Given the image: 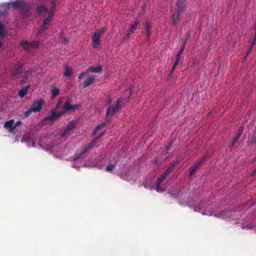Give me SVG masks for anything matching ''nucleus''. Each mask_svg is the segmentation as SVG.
<instances>
[{
	"label": "nucleus",
	"instance_id": "nucleus-1",
	"mask_svg": "<svg viewBox=\"0 0 256 256\" xmlns=\"http://www.w3.org/2000/svg\"><path fill=\"white\" fill-rule=\"evenodd\" d=\"M188 6L187 0H177L174 12L172 15V24L175 26L181 18V16L186 10Z\"/></svg>",
	"mask_w": 256,
	"mask_h": 256
},
{
	"label": "nucleus",
	"instance_id": "nucleus-2",
	"mask_svg": "<svg viewBox=\"0 0 256 256\" xmlns=\"http://www.w3.org/2000/svg\"><path fill=\"white\" fill-rule=\"evenodd\" d=\"M130 100V96L127 98H120L116 100L115 106L111 108L110 114L112 116H114L116 112H118L122 107L126 104L128 103Z\"/></svg>",
	"mask_w": 256,
	"mask_h": 256
},
{
	"label": "nucleus",
	"instance_id": "nucleus-3",
	"mask_svg": "<svg viewBox=\"0 0 256 256\" xmlns=\"http://www.w3.org/2000/svg\"><path fill=\"white\" fill-rule=\"evenodd\" d=\"M92 146H90L89 143L88 146H85L84 150L80 152L75 154V156L74 158V161L76 162L78 159H82L86 157V153L90 152V149L93 148Z\"/></svg>",
	"mask_w": 256,
	"mask_h": 256
},
{
	"label": "nucleus",
	"instance_id": "nucleus-4",
	"mask_svg": "<svg viewBox=\"0 0 256 256\" xmlns=\"http://www.w3.org/2000/svg\"><path fill=\"white\" fill-rule=\"evenodd\" d=\"M44 103V101L42 98L35 100L32 102L31 108L33 109L34 112H40L42 110Z\"/></svg>",
	"mask_w": 256,
	"mask_h": 256
},
{
	"label": "nucleus",
	"instance_id": "nucleus-5",
	"mask_svg": "<svg viewBox=\"0 0 256 256\" xmlns=\"http://www.w3.org/2000/svg\"><path fill=\"white\" fill-rule=\"evenodd\" d=\"M62 116V113L60 112H57L56 110H52L51 111L50 114L46 116L44 120V121L46 122L47 121H50L54 122L56 120L58 119L60 117Z\"/></svg>",
	"mask_w": 256,
	"mask_h": 256
},
{
	"label": "nucleus",
	"instance_id": "nucleus-6",
	"mask_svg": "<svg viewBox=\"0 0 256 256\" xmlns=\"http://www.w3.org/2000/svg\"><path fill=\"white\" fill-rule=\"evenodd\" d=\"M176 162H171L168 166V168L165 170L161 177L158 178V184H161L162 182L166 178V176L171 172L172 170L175 168Z\"/></svg>",
	"mask_w": 256,
	"mask_h": 256
},
{
	"label": "nucleus",
	"instance_id": "nucleus-7",
	"mask_svg": "<svg viewBox=\"0 0 256 256\" xmlns=\"http://www.w3.org/2000/svg\"><path fill=\"white\" fill-rule=\"evenodd\" d=\"M75 128L76 124L73 122L69 123L64 128V132L61 134V138H66L72 134V131Z\"/></svg>",
	"mask_w": 256,
	"mask_h": 256
},
{
	"label": "nucleus",
	"instance_id": "nucleus-8",
	"mask_svg": "<svg viewBox=\"0 0 256 256\" xmlns=\"http://www.w3.org/2000/svg\"><path fill=\"white\" fill-rule=\"evenodd\" d=\"M96 78L94 76H89L83 82H80L79 85V87H82V88H86L88 87V86L92 84L96 81Z\"/></svg>",
	"mask_w": 256,
	"mask_h": 256
},
{
	"label": "nucleus",
	"instance_id": "nucleus-9",
	"mask_svg": "<svg viewBox=\"0 0 256 256\" xmlns=\"http://www.w3.org/2000/svg\"><path fill=\"white\" fill-rule=\"evenodd\" d=\"M70 100L68 98L64 103L62 107V110L60 111L62 113V116L67 112H74L73 106L72 105L70 104Z\"/></svg>",
	"mask_w": 256,
	"mask_h": 256
},
{
	"label": "nucleus",
	"instance_id": "nucleus-10",
	"mask_svg": "<svg viewBox=\"0 0 256 256\" xmlns=\"http://www.w3.org/2000/svg\"><path fill=\"white\" fill-rule=\"evenodd\" d=\"M140 21L138 18L136 19L133 23L132 22L130 24V30L128 32V33L127 34V37L124 40L128 39L129 38L130 34H132L134 32V31L138 28V26L140 25Z\"/></svg>",
	"mask_w": 256,
	"mask_h": 256
},
{
	"label": "nucleus",
	"instance_id": "nucleus-11",
	"mask_svg": "<svg viewBox=\"0 0 256 256\" xmlns=\"http://www.w3.org/2000/svg\"><path fill=\"white\" fill-rule=\"evenodd\" d=\"M152 28V24L149 22H146L144 26V32L146 35L147 40H149L152 32L150 30Z\"/></svg>",
	"mask_w": 256,
	"mask_h": 256
},
{
	"label": "nucleus",
	"instance_id": "nucleus-12",
	"mask_svg": "<svg viewBox=\"0 0 256 256\" xmlns=\"http://www.w3.org/2000/svg\"><path fill=\"white\" fill-rule=\"evenodd\" d=\"M22 66L23 65L21 63H18L14 65V68L12 71L14 76H16L20 73V70Z\"/></svg>",
	"mask_w": 256,
	"mask_h": 256
},
{
	"label": "nucleus",
	"instance_id": "nucleus-13",
	"mask_svg": "<svg viewBox=\"0 0 256 256\" xmlns=\"http://www.w3.org/2000/svg\"><path fill=\"white\" fill-rule=\"evenodd\" d=\"M20 12L22 16H26L28 14V12L30 11V8L28 6V4L26 2H24V4L21 6L20 8Z\"/></svg>",
	"mask_w": 256,
	"mask_h": 256
},
{
	"label": "nucleus",
	"instance_id": "nucleus-14",
	"mask_svg": "<svg viewBox=\"0 0 256 256\" xmlns=\"http://www.w3.org/2000/svg\"><path fill=\"white\" fill-rule=\"evenodd\" d=\"M88 73L89 72H96L100 73L102 72V66L101 65H98L96 66H90L87 69Z\"/></svg>",
	"mask_w": 256,
	"mask_h": 256
},
{
	"label": "nucleus",
	"instance_id": "nucleus-15",
	"mask_svg": "<svg viewBox=\"0 0 256 256\" xmlns=\"http://www.w3.org/2000/svg\"><path fill=\"white\" fill-rule=\"evenodd\" d=\"M100 36L96 35L94 34L93 36H92V42L93 43V46L94 48L97 47L100 44Z\"/></svg>",
	"mask_w": 256,
	"mask_h": 256
},
{
	"label": "nucleus",
	"instance_id": "nucleus-16",
	"mask_svg": "<svg viewBox=\"0 0 256 256\" xmlns=\"http://www.w3.org/2000/svg\"><path fill=\"white\" fill-rule=\"evenodd\" d=\"M14 120H11L6 121L4 124V127L6 128H10V132H12L15 129V126H14Z\"/></svg>",
	"mask_w": 256,
	"mask_h": 256
},
{
	"label": "nucleus",
	"instance_id": "nucleus-17",
	"mask_svg": "<svg viewBox=\"0 0 256 256\" xmlns=\"http://www.w3.org/2000/svg\"><path fill=\"white\" fill-rule=\"evenodd\" d=\"M30 86V84L26 86L19 90L18 95L20 98H24L27 94Z\"/></svg>",
	"mask_w": 256,
	"mask_h": 256
},
{
	"label": "nucleus",
	"instance_id": "nucleus-18",
	"mask_svg": "<svg viewBox=\"0 0 256 256\" xmlns=\"http://www.w3.org/2000/svg\"><path fill=\"white\" fill-rule=\"evenodd\" d=\"M208 154H206L205 156H204L200 160H196V164H198V166L200 167L206 164L207 159L208 158Z\"/></svg>",
	"mask_w": 256,
	"mask_h": 256
},
{
	"label": "nucleus",
	"instance_id": "nucleus-19",
	"mask_svg": "<svg viewBox=\"0 0 256 256\" xmlns=\"http://www.w3.org/2000/svg\"><path fill=\"white\" fill-rule=\"evenodd\" d=\"M24 2L22 0H16L15 2H10L11 6H12L14 8H18L20 10V8H21V6L24 4Z\"/></svg>",
	"mask_w": 256,
	"mask_h": 256
},
{
	"label": "nucleus",
	"instance_id": "nucleus-20",
	"mask_svg": "<svg viewBox=\"0 0 256 256\" xmlns=\"http://www.w3.org/2000/svg\"><path fill=\"white\" fill-rule=\"evenodd\" d=\"M37 12L40 14H46L48 12V10L45 6H44L43 5H40V6H38Z\"/></svg>",
	"mask_w": 256,
	"mask_h": 256
},
{
	"label": "nucleus",
	"instance_id": "nucleus-21",
	"mask_svg": "<svg viewBox=\"0 0 256 256\" xmlns=\"http://www.w3.org/2000/svg\"><path fill=\"white\" fill-rule=\"evenodd\" d=\"M65 70L64 75L65 76H70L73 74V70L70 68L68 65L64 66Z\"/></svg>",
	"mask_w": 256,
	"mask_h": 256
},
{
	"label": "nucleus",
	"instance_id": "nucleus-22",
	"mask_svg": "<svg viewBox=\"0 0 256 256\" xmlns=\"http://www.w3.org/2000/svg\"><path fill=\"white\" fill-rule=\"evenodd\" d=\"M199 168L200 167L198 166V164H196L195 163L194 166H192L190 168L189 176L190 177H192L193 176V175L197 172V170H198Z\"/></svg>",
	"mask_w": 256,
	"mask_h": 256
},
{
	"label": "nucleus",
	"instance_id": "nucleus-23",
	"mask_svg": "<svg viewBox=\"0 0 256 256\" xmlns=\"http://www.w3.org/2000/svg\"><path fill=\"white\" fill-rule=\"evenodd\" d=\"M106 126V123L104 122L100 124H98L96 127L94 128V130H93L92 132V136H94L96 133L97 132L100 130V128H102L104 126Z\"/></svg>",
	"mask_w": 256,
	"mask_h": 256
},
{
	"label": "nucleus",
	"instance_id": "nucleus-24",
	"mask_svg": "<svg viewBox=\"0 0 256 256\" xmlns=\"http://www.w3.org/2000/svg\"><path fill=\"white\" fill-rule=\"evenodd\" d=\"M105 134V132H104L100 134L96 138H95L90 144V146H94L95 144L96 143L98 140L100 139Z\"/></svg>",
	"mask_w": 256,
	"mask_h": 256
},
{
	"label": "nucleus",
	"instance_id": "nucleus-25",
	"mask_svg": "<svg viewBox=\"0 0 256 256\" xmlns=\"http://www.w3.org/2000/svg\"><path fill=\"white\" fill-rule=\"evenodd\" d=\"M21 45L26 50H28L30 49V42L28 41L22 42Z\"/></svg>",
	"mask_w": 256,
	"mask_h": 256
},
{
	"label": "nucleus",
	"instance_id": "nucleus-26",
	"mask_svg": "<svg viewBox=\"0 0 256 256\" xmlns=\"http://www.w3.org/2000/svg\"><path fill=\"white\" fill-rule=\"evenodd\" d=\"M48 29L47 25H44L42 22V24L40 28L38 31L37 32L38 36H40L44 32Z\"/></svg>",
	"mask_w": 256,
	"mask_h": 256
},
{
	"label": "nucleus",
	"instance_id": "nucleus-27",
	"mask_svg": "<svg viewBox=\"0 0 256 256\" xmlns=\"http://www.w3.org/2000/svg\"><path fill=\"white\" fill-rule=\"evenodd\" d=\"M11 4L10 2L2 4L0 5V8L4 10H6V12H8Z\"/></svg>",
	"mask_w": 256,
	"mask_h": 256
},
{
	"label": "nucleus",
	"instance_id": "nucleus-28",
	"mask_svg": "<svg viewBox=\"0 0 256 256\" xmlns=\"http://www.w3.org/2000/svg\"><path fill=\"white\" fill-rule=\"evenodd\" d=\"M53 18L51 14H48V17L44 20L42 22L44 25H48L52 20Z\"/></svg>",
	"mask_w": 256,
	"mask_h": 256
},
{
	"label": "nucleus",
	"instance_id": "nucleus-29",
	"mask_svg": "<svg viewBox=\"0 0 256 256\" xmlns=\"http://www.w3.org/2000/svg\"><path fill=\"white\" fill-rule=\"evenodd\" d=\"M107 30L108 28L106 27H103L96 32L94 34L101 37L102 34H104Z\"/></svg>",
	"mask_w": 256,
	"mask_h": 256
},
{
	"label": "nucleus",
	"instance_id": "nucleus-30",
	"mask_svg": "<svg viewBox=\"0 0 256 256\" xmlns=\"http://www.w3.org/2000/svg\"><path fill=\"white\" fill-rule=\"evenodd\" d=\"M32 112H34L33 109L30 108H28L27 110L23 112V116L24 118H26L28 117Z\"/></svg>",
	"mask_w": 256,
	"mask_h": 256
},
{
	"label": "nucleus",
	"instance_id": "nucleus-31",
	"mask_svg": "<svg viewBox=\"0 0 256 256\" xmlns=\"http://www.w3.org/2000/svg\"><path fill=\"white\" fill-rule=\"evenodd\" d=\"M185 46H186V42H184V44L180 46V50L179 52H178V54H176V57L180 58L182 54V53L184 50Z\"/></svg>",
	"mask_w": 256,
	"mask_h": 256
},
{
	"label": "nucleus",
	"instance_id": "nucleus-32",
	"mask_svg": "<svg viewBox=\"0 0 256 256\" xmlns=\"http://www.w3.org/2000/svg\"><path fill=\"white\" fill-rule=\"evenodd\" d=\"M52 98H54L60 94V90L57 88H54L52 90Z\"/></svg>",
	"mask_w": 256,
	"mask_h": 256
},
{
	"label": "nucleus",
	"instance_id": "nucleus-33",
	"mask_svg": "<svg viewBox=\"0 0 256 256\" xmlns=\"http://www.w3.org/2000/svg\"><path fill=\"white\" fill-rule=\"evenodd\" d=\"M112 102V99L110 98L108 99V103L109 104V105L108 106V108L106 110V116H108L111 112V108H112V106L110 105L111 103Z\"/></svg>",
	"mask_w": 256,
	"mask_h": 256
},
{
	"label": "nucleus",
	"instance_id": "nucleus-34",
	"mask_svg": "<svg viewBox=\"0 0 256 256\" xmlns=\"http://www.w3.org/2000/svg\"><path fill=\"white\" fill-rule=\"evenodd\" d=\"M56 8V4L54 1L52 2V6L50 8V10L48 12V14H51L52 16H54V12Z\"/></svg>",
	"mask_w": 256,
	"mask_h": 256
},
{
	"label": "nucleus",
	"instance_id": "nucleus-35",
	"mask_svg": "<svg viewBox=\"0 0 256 256\" xmlns=\"http://www.w3.org/2000/svg\"><path fill=\"white\" fill-rule=\"evenodd\" d=\"M39 44V41H34L32 42H30V49L38 48V47Z\"/></svg>",
	"mask_w": 256,
	"mask_h": 256
},
{
	"label": "nucleus",
	"instance_id": "nucleus-36",
	"mask_svg": "<svg viewBox=\"0 0 256 256\" xmlns=\"http://www.w3.org/2000/svg\"><path fill=\"white\" fill-rule=\"evenodd\" d=\"M115 168V165L108 164L106 168V171L112 172Z\"/></svg>",
	"mask_w": 256,
	"mask_h": 256
},
{
	"label": "nucleus",
	"instance_id": "nucleus-37",
	"mask_svg": "<svg viewBox=\"0 0 256 256\" xmlns=\"http://www.w3.org/2000/svg\"><path fill=\"white\" fill-rule=\"evenodd\" d=\"M239 138H238L237 136L234 138L232 141L230 142V147L231 148H232L235 144L236 142L239 140Z\"/></svg>",
	"mask_w": 256,
	"mask_h": 256
},
{
	"label": "nucleus",
	"instance_id": "nucleus-38",
	"mask_svg": "<svg viewBox=\"0 0 256 256\" xmlns=\"http://www.w3.org/2000/svg\"><path fill=\"white\" fill-rule=\"evenodd\" d=\"M134 88V86H130L126 90V92H128V96H130H130H132V90Z\"/></svg>",
	"mask_w": 256,
	"mask_h": 256
},
{
	"label": "nucleus",
	"instance_id": "nucleus-39",
	"mask_svg": "<svg viewBox=\"0 0 256 256\" xmlns=\"http://www.w3.org/2000/svg\"><path fill=\"white\" fill-rule=\"evenodd\" d=\"M88 70H86V71L85 72H82L81 73H80L78 75V78L79 80H80L82 79L84 76H86L87 74H88Z\"/></svg>",
	"mask_w": 256,
	"mask_h": 256
},
{
	"label": "nucleus",
	"instance_id": "nucleus-40",
	"mask_svg": "<svg viewBox=\"0 0 256 256\" xmlns=\"http://www.w3.org/2000/svg\"><path fill=\"white\" fill-rule=\"evenodd\" d=\"M32 72L30 70L25 71L24 72V78L26 79H28V76L32 74Z\"/></svg>",
	"mask_w": 256,
	"mask_h": 256
},
{
	"label": "nucleus",
	"instance_id": "nucleus-41",
	"mask_svg": "<svg viewBox=\"0 0 256 256\" xmlns=\"http://www.w3.org/2000/svg\"><path fill=\"white\" fill-rule=\"evenodd\" d=\"M160 184H158V179L156 181V190L158 192H163L164 190H162L160 188Z\"/></svg>",
	"mask_w": 256,
	"mask_h": 256
},
{
	"label": "nucleus",
	"instance_id": "nucleus-42",
	"mask_svg": "<svg viewBox=\"0 0 256 256\" xmlns=\"http://www.w3.org/2000/svg\"><path fill=\"white\" fill-rule=\"evenodd\" d=\"M4 26L3 24H0V36L4 35Z\"/></svg>",
	"mask_w": 256,
	"mask_h": 256
},
{
	"label": "nucleus",
	"instance_id": "nucleus-43",
	"mask_svg": "<svg viewBox=\"0 0 256 256\" xmlns=\"http://www.w3.org/2000/svg\"><path fill=\"white\" fill-rule=\"evenodd\" d=\"M242 132H243V129L242 128H240L238 130V132H237V136L238 138H240L242 133Z\"/></svg>",
	"mask_w": 256,
	"mask_h": 256
},
{
	"label": "nucleus",
	"instance_id": "nucleus-44",
	"mask_svg": "<svg viewBox=\"0 0 256 256\" xmlns=\"http://www.w3.org/2000/svg\"><path fill=\"white\" fill-rule=\"evenodd\" d=\"M72 106H73V109H74V112L76 111V110L79 108H80L81 107V104H74V105H72Z\"/></svg>",
	"mask_w": 256,
	"mask_h": 256
},
{
	"label": "nucleus",
	"instance_id": "nucleus-45",
	"mask_svg": "<svg viewBox=\"0 0 256 256\" xmlns=\"http://www.w3.org/2000/svg\"><path fill=\"white\" fill-rule=\"evenodd\" d=\"M256 44V32L254 34V38H253L251 44L252 46H254Z\"/></svg>",
	"mask_w": 256,
	"mask_h": 256
},
{
	"label": "nucleus",
	"instance_id": "nucleus-46",
	"mask_svg": "<svg viewBox=\"0 0 256 256\" xmlns=\"http://www.w3.org/2000/svg\"><path fill=\"white\" fill-rule=\"evenodd\" d=\"M7 12H6V10H4L0 8V17H2V16H4Z\"/></svg>",
	"mask_w": 256,
	"mask_h": 256
},
{
	"label": "nucleus",
	"instance_id": "nucleus-47",
	"mask_svg": "<svg viewBox=\"0 0 256 256\" xmlns=\"http://www.w3.org/2000/svg\"><path fill=\"white\" fill-rule=\"evenodd\" d=\"M173 144H174L173 140H172L171 142H170L169 143L168 146H167V148H166L167 151L169 150L171 148Z\"/></svg>",
	"mask_w": 256,
	"mask_h": 256
},
{
	"label": "nucleus",
	"instance_id": "nucleus-48",
	"mask_svg": "<svg viewBox=\"0 0 256 256\" xmlns=\"http://www.w3.org/2000/svg\"><path fill=\"white\" fill-rule=\"evenodd\" d=\"M176 67V66H175L174 64H173V66H172V70H171L170 72V76L172 74V73L174 72Z\"/></svg>",
	"mask_w": 256,
	"mask_h": 256
},
{
	"label": "nucleus",
	"instance_id": "nucleus-49",
	"mask_svg": "<svg viewBox=\"0 0 256 256\" xmlns=\"http://www.w3.org/2000/svg\"><path fill=\"white\" fill-rule=\"evenodd\" d=\"M180 59V58H178L176 57V60L174 64L177 66L178 65V64H179Z\"/></svg>",
	"mask_w": 256,
	"mask_h": 256
},
{
	"label": "nucleus",
	"instance_id": "nucleus-50",
	"mask_svg": "<svg viewBox=\"0 0 256 256\" xmlns=\"http://www.w3.org/2000/svg\"><path fill=\"white\" fill-rule=\"evenodd\" d=\"M21 124H22V122H21V121L18 120V121H17V122L15 123L14 125V126H15V128H16V126H20Z\"/></svg>",
	"mask_w": 256,
	"mask_h": 256
},
{
	"label": "nucleus",
	"instance_id": "nucleus-51",
	"mask_svg": "<svg viewBox=\"0 0 256 256\" xmlns=\"http://www.w3.org/2000/svg\"><path fill=\"white\" fill-rule=\"evenodd\" d=\"M253 46H252V44H250V46L248 48V52H246V56H248L251 52L252 50Z\"/></svg>",
	"mask_w": 256,
	"mask_h": 256
},
{
	"label": "nucleus",
	"instance_id": "nucleus-52",
	"mask_svg": "<svg viewBox=\"0 0 256 256\" xmlns=\"http://www.w3.org/2000/svg\"><path fill=\"white\" fill-rule=\"evenodd\" d=\"M61 104L60 102H59L56 105V108L54 110H56V111L60 107Z\"/></svg>",
	"mask_w": 256,
	"mask_h": 256
},
{
	"label": "nucleus",
	"instance_id": "nucleus-53",
	"mask_svg": "<svg viewBox=\"0 0 256 256\" xmlns=\"http://www.w3.org/2000/svg\"><path fill=\"white\" fill-rule=\"evenodd\" d=\"M28 79L24 78V80H20V83L21 84H23L26 82Z\"/></svg>",
	"mask_w": 256,
	"mask_h": 256
},
{
	"label": "nucleus",
	"instance_id": "nucleus-54",
	"mask_svg": "<svg viewBox=\"0 0 256 256\" xmlns=\"http://www.w3.org/2000/svg\"><path fill=\"white\" fill-rule=\"evenodd\" d=\"M251 142H252V143H255V142H256V137H254V138L252 139Z\"/></svg>",
	"mask_w": 256,
	"mask_h": 256
},
{
	"label": "nucleus",
	"instance_id": "nucleus-55",
	"mask_svg": "<svg viewBox=\"0 0 256 256\" xmlns=\"http://www.w3.org/2000/svg\"><path fill=\"white\" fill-rule=\"evenodd\" d=\"M251 175L252 176H254L256 175V168L252 172Z\"/></svg>",
	"mask_w": 256,
	"mask_h": 256
},
{
	"label": "nucleus",
	"instance_id": "nucleus-56",
	"mask_svg": "<svg viewBox=\"0 0 256 256\" xmlns=\"http://www.w3.org/2000/svg\"><path fill=\"white\" fill-rule=\"evenodd\" d=\"M120 177L122 178H126L128 177V176H126V174L125 176L122 175L120 176Z\"/></svg>",
	"mask_w": 256,
	"mask_h": 256
},
{
	"label": "nucleus",
	"instance_id": "nucleus-57",
	"mask_svg": "<svg viewBox=\"0 0 256 256\" xmlns=\"http://www.w3.org/2000/svg\"><path fill=\"white\" fill-rule=\"evenodd\" d=\"M252 162H256V156L252 159Z\"/></svg>",
	"mask_w": 256,
	"mask_h": 256
},
{
	"label": "nucleus",
	"instance_id": "nucleus-58",
	"mask_svg": "<svg viewBox=\"0 0 256 256\" xmlns=\"http://www.w3.org/2000/svg\"><path fill=\"white\" fill-rule=\"evenodd\" d=\"M2 46V43L1 41L0 40V48Z\"/></svg>",
	"mask_w": 256,
	"mask_h": 256
}]
</instances>
